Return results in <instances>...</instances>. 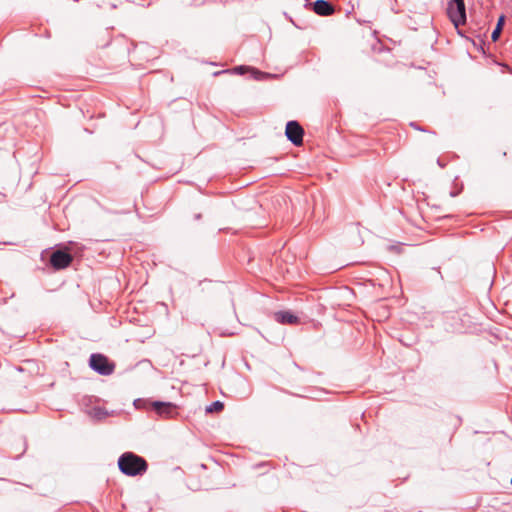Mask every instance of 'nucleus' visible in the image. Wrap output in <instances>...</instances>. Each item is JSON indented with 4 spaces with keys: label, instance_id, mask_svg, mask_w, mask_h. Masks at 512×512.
Here are the masks:
<instances>
[{
    "label": "nucleus",
    "instance_id": "2",
    "mask_svg": "<svg viewBox=\"0 0 512 512\" xmlns=\"http://www.w3.org/2000/svg\"><path fill=\"white\" fill-rule=\"evenodd\" d=\"M447 15L453 25L458 28L466 23V7L464 0H450L447 5Z\"/></svg>",
    "mask_w": 512,
    "mask_h": 512
},
{
    "label": "nucleus",
    "instance_id": "10",
    "mask_svg": "<svg viewBox=\"0 0 512 512\" xmlns=\"http://www.w3.org/2000/svg\"><path fill=\"white\" fill-rule=\"evenodd\" d=\"M90 414L92 417L98 420H102L109 415V413L104 408L101 407L92 408Z\"/></svg>",
    "mask_w": 512,
    "mask_h": 512
},
{
    "label": "nucleus",
    "instance_id": "4",
    "mask_svg": "<svg viewBox=\"0 0 512 512\" xmlns=\"http://www.w3.org/2000/svg\"><path fill=\"white\" fill-rule=\"evenodd\" d=\"M285 134L294 145L299 146L302 144L304 130L297 121H289L286 124Z\"/></svg>",
    "mask_w": 512,
    "mask_h": 512
},
{
    "label": "nucleus",
    "instance_id": "12",
    "mask_svg": "<svg viewBox=\"0 0 512 512\" xmlns=\"http://www.w3.org/2000/svg\"><path fill=\"white\" fill-rule=\"evenodd\" d=\"M223 407H224V404L221 401H215L206 407V412L207 413L218 412V411H221L223 409Z\"/></svg>",
    "mask_w": 512,
    "mask_h": 512
},
{
    "label": "nucleus",
    "instance_id": "11",
    "mask_svg": "<svg viewBox=\"0 0 512 512\" xmlns=\"http://www.w3.org/2000/svg\"><path fill=\"white\" fill-rule=\"evenodd\" d=\"M504 24V17L501 16L498 20V23L496 25V28L493 30L492 34H491V38L493 41H497L499 36H500V33L502 31V26Z\"/></svg>",
    "mask_w": 512,
    "mask_h": 512
},
{
    "label": "nucleus",
    "instance_id": "6",
    "mask_svg": "<svg viewBox=\"0 0 512 512\" xmlns=\"http://www.w3.org/2000/svg\"><path fill=\"white\" fill-rule=\"evenodd\" d=\"M150 405L152 409L161 417L172 418L177 414L176 406L171 402L154 401L151 402Z\"/></svg>",
    "mask_w": 512,
    "mask_h": 512
},
{
    "label": "nucleus",
    "instance_id": "5",
    "mask_svg": "<svg viewBox=\"0 0 512 512\" xmlns=\"http://www.w3.org/2000/svg\"><path fill=\"white\" fill-rule=\"evenodd\" d=\"M71 262L72 256L69 253L62 250H57L53 252L50 257L51 265L57 270L68 267Z\"/></svg>",
    "mask_w": 512,
    "mask_h": 512
},
{
    "label": "nucleus",
    "instance_id": "9",
    "mask_svg": "<svg viewBox=\"0 0 512 512\" xmlns=\"http://www.w3.org/2000/svg\"><path fill=\"white\" fill-rule=\"evenodd\" d=\"M250 70L253 74V77L255 79H259V75H261L262 73L255 70V69H252V68H249L247 66H237V67H234L231 71L235 74H239V75H243L246 73V71Z\"/></svg>",
    "mask_w": 512,
    "mask_h": 512
},
{
    "label": "nucleus",
    "instance_id": "8",
    "mask_svg": "<svg viewBox=\"0 0 512 512\" xmlns=\"http://www.w3.org/2000/svg\"><path fill=\"white\" fill-rule=\"evenodd\" d=\"M274 319L280 324H297L299 319L290 311H278L274 313Z\"/></svg>",
    "mask_w": 512,
    "mask_h": 512
},
{
    "label": "nucleus",
    "instance_id": "3",
    "mask_svg": "<svg viewBox=\"0 0 512 512\" xmlns=\"http://www.w3.org/2000/svg\"><path fill=\"white\" fill-rule=\"evenodd\" d=\"M89 366L100 375L108 376L114 372L115 365L103 354L94 353L90 356Z\"/></svg>",
    "mask_w": 512,
    "mask_h": 512
},
{
    "label": "nucleus",
    "instance_id": "7",
    "mask_svg": "<svg viewBox=\"0 0 512 512\" xmlns=\"http://www.w3.org/2000/svg\"><path fill=\"white\" fill-rule=\"evenodd\" d=\"M313 10L316 14L321 16H328L334 12L332 4L326 0H316L313 4Z\"/></svg>",
    "mask_w": 512,
    "mask_h": 512
},
{
    "label": "nucleus",
    "instance_id": "1",
    "mask_svg": "<svg viewBox=\"0 0 512 512\" xmlns=\"http://www.w3.org/2000/svg\"><path fill=\"white\" fill-rule=\"evenodd\" d=\"M118 466L120 471L128 476L142 475L148 468L145 459L132 452L123 453L118 459Z\"/></svg>",
    "mask_w": 512,
    "mask_h": 512
}]
</instances>
